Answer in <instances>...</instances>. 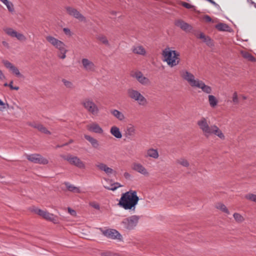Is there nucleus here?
<instances>
[{"mask_svg": "<svg viewBox=\"0 0 256 256\" xmlns=\"http://www.w3.org/2000/svg\"><path fill=\"white\" fill-rule=\"evenodd\" d=\"M138 200L139 198L137 196L136 192L130 190L122 194L118 205L125 210H131L134 208L133 210H134Z\"/></svg>", "mask_w": 256, "mask_h": 256, "instance_id": "f257e3e1", "label": "nucleus"}, {"mask_svg": "<svg viewBox=\"0 0 256 256\" xmlns=\"http://www.w3.org/2000/svg\"><path fill=\"white\" fill-rule=\"evenodd\" d=\"M163 56L164 60L169 66H173L178 64L180 60V54L176 50H170L166 48L163 51Z\"/></svg>", "mask_w": 256, "mask_h": 256, "instance_id": "f03ea898", "label": "nucleus"}, {"mask_svg": "<svg viewBox=\"0 0 256 256\" xmlns=\"http://www.w3.org/2000/svg\"><path fill=\"white\" fill-rule=\"evenodd\" d=\"M139 216L136 215L124 218L120 222V226L125 230H133L137 225Z\"/></svg>", "mask_w": 256, "mask_h": 256, "instance_id": "7ed1b4c3", "label": "nucleus"}, {"mask_svg": "<svg viewBox=\"0 0 256 256\" xmlns=\"http://www.w3.org/2000/svg\"><path fill=\"white\" fill-rule=\"evenodd\" d=\"M49 42L59 50L60 53L58 54V56L60 58L64 59L66 58V54L68 50L66 48V46L63 42L54 37L49 36Z\"/></svg>", "mask_w": 256, "mask_h": 256, "instance_id": "20e7f679", "label": "nucleus"}, {"mask_svg": "<svg viewBox=\"0 0 256 256\" xmlns=\"http://www.w3.org/2000/svg\"><path fill=\"white\" fill-rule=\"evenodd\" d=\"M127 93L130 98L137 102L140 105L144 106L146 104V99L138 91L128 88Z\"/></svg>", "mask_w": 256, "mask_h": 256, "instance_id": "39448f33", "label": "nucleus"}, {"mask_svg": "<svg viewBox=\"0 0 256 256\" xmlns=\"http://www.w3.org/2000/svg\"><path fill=\"white\" fill-rule=\"evenodd\" d=\"M63 159L67 160L70 164L74 165L79 168L84 169L86 168L84 163L76 156L70 154L61 156Z\"/></svg>", "mask_w": 256, "mask_h": 256, "instance_id": "423d86ee", "label": "nucleus"}, {"mask_svg": "<svg viewBox=\"0 0 256 256\" xmlns=\"http://www.w3.org/2000/svg\"><path fill=\"white\" fill-rule=\"evenodd\" d=\"M180 76L192 87H196V84L200 80L198 79H195V77L192 74L186 70H182L180 72Z\"/></svg>", "mask_w": 256, "mask_h": 256, "instance_id": "0eeeda50", "label": "nucleus"}, {"mask_svg": "<svg viewBox=\"0 0 256 256\" xmlns=\"http://www.w3.org/2000/svg\"><path fill=\"white\" fill-rule=\"evenodd\" d=\"M197 124L204 132V136L207 138L208 137V136L212 134V126H208L207 121L204 118H202L200 120H198Z\"/></svg>", "mask_w": 256, "mask_h": 256, "instance_id": "6e6552de", "label": "nucleus"}, {"mask_svg": "<svg viewBox=\"0 0 256 256\" xmlns=\"http://www.w3.org/2000/svg\"><path fill=\"white\" fill-rule=\"evenodd\" d=\"M82 104L84 108L93 115H96L98 114V108L92 100H86Z\"/></svg>", "mask_w": 256, "mask_h": 256, "instance_id": "1a4fd4ad", "label": "nucleus"}, {"mask_svg": "<svg viewBox=\"0 0 256 256\" xmlns=\"http://www.w3.org/2000/svg\"><path fill=\"white\" fill-rule=\"evenodd\" d=\"M68 14L72 16H73L75 18L78 19L81 22L86 21L85 17L82 15L78 11L74 8L70 6H66L65 8Z\"/></svg>", "mask_w": 256, "mask_h": 256, "instance_id": "9d476101", "label": "nucleus"}, {"mask_svg": "<svg viewBox=\"0 0 256 256\" xmlns=\"http://www.w3.org/2000/svg\"><path fill=\"white\" fill-rule=\"evenodd\" d=\"M100 229L102 234L108 238L116 239L121 236L118 232L116 230L108 229L106 230H102V228Z\"/></svg>", "mask_w": 256, "mask_h": 256, "instance_id": "9b49d317", "label": "nucleus"}, {"mask_svg": "<svg viewBox=\"0 0 256 256\" xmlns=\"http://www.w3.org/2000/svg\"><path fill=\"white\" fill-rule=\"evenodd\" d=\"M26 158L28 160L34 163L44 164L47 163V160L44 159L38 154H28L26 155Z\"/></svg>", "mask_w": 256, "mask_h": 256, "instance_id": "f8f14e48", "label": "nucleus"}, {"mask_svg": "<svg viewBox=\"0 0 256 256\" xmlns=\"http://www.w3.org/2000/svg\"><path fill=\"white\" fill-rule=\"evenodd\" d=\"M132 76L135 78L142 85L146 86L150 84L149 79L144 76L141 72H135L134 74H132Z\"/></svg>", "mask_w": 256, "mask_h": 256, "instance_id": "ddd939ff", "label": "nucleus"}, {"mask_svg": "<svg viewBox=\"0 0 256 256\" xmlns=\"http://www.w3.org/2000/svg\"><path fill=\"white\" fill-rule=\"evenodd\" d=\"M175 25L180 27L182 30L185 32L190 31L192 30V26L188 24L186 22L182 20H178L175 22Z\"/></svg>", "mask_w": 256, "mask_h": 256, "instance_id": "4468645a", "label": "nucleus"}, {"mask_svg": "<svg viewBox=\"0 0 256 256\" xmlns=\"http://www.w3.org/2000/svg\"><path fill=\"white\" fill-rule=\"evenodd\" d=\"M82 63L84 68L88 71H93L94 70V64L87 58H82Z\"/></svg>", "mask_w": 256, "mask_h": 256, "instance_id": "2eb2a0df", "label": "nucleus"}, {"mask_svg": "<svg viewBox=\"0 0 256 256\" xmlns=\"http://www.w3.org/2000/svg\"><path fill=\"white\" fill-rule=\"evenodd\" d=\"M96 166L100 170L104 172L108 175L115 172L112 168L108 167L106 164L103 163H99L96 164Z\"/></svg>", "mask_w": 256, "mask_h": 256, "instance_id": "dca6fc26", "label": "nucleus"}, {"mask_svg": "<svg viewBox=\"0 0 256 256\" xmlns=\"http://www.w3.org/2000/svg\"><path fill=\"white\" fill-rule=\"evenodd\" d=\"M132 168L134 170L142 174H143L144 175L148 174L146 170L140 164L134 163L132 165Z\"/></svg>", "mask_w": 256, "mask_h": 256, "instance_id": "f3484780", "label": "nucleus"}, {"mask_svg": "<svg viewBox=\"0 0 256 256\" xmlns=\"http://www.w3.org/2000/svg\"><path fill=\"white\" fill-rule=\"evenodd\" d=\"M196 87L201 88L204 92L206 94H210L212 91L211 87L205 84L202 80H200L199 82L196 84Z\"/></svg>", "mask_w": 256, "mask_h": 256, "instance_id": "a211bd4d", "label": "nucleus"}, {"mask_svg": "<svg viewBox=\"0 0 256 256\" xmlns=\"http://www.w3.org/2000/svg\"><path fill=\"white\" fill-rule=\"evenodd\" d=\"M88 130L97 134H102L103 132L102 129L98 124L96 123L91 124L89 126Z\"/></svg>", "mask_w": 256, "mask_h": 256, "instance_id": "6ab92c4d", "label": "nucleus"}, {"mask_svg": "<svg viewBox=\"0 0 256 256\" xmlns=\"http://www.w3.org/2000/svg\"><path fill=\"white\" fill-rule=\"evenodd\" d=\"M64 184L66 186L68 190L76 193L80 192V190L78 188L75 186L74 185L71 184L70 182H64Z\"/></svg>", "mask_w": 256, "mask_h": 256, "instance_id": "aec40b11", "label": "nucleus"}, {"mask_svg": "<svg viewBox=\"0 0 256 256\" xmlns=\"http://www.w3.org/2000/svg\"><path fill=\"white\" fill-rule=\"evenodd\" d=\"M215 28L219 31L230 32V28L226 24L222 22L218 23L216 25Z\"/></svg>", "mask_w": 256, "mask_h": 256, "instance_id": "412c9836", "label": "nucleus"}, {"mask_svg": "<svg viewBox=\"0 0 256 256\" xmlns=\"http://www.w3.org/2000/svg\"><path fill=\"white\" fill-rule=\"evenodd\" d=\"M84 138L88 141L94 148H98L99 146L98 142L96 138L88 135H84Z\"/></svg>", "mask_w": 256, "mask_h": 256, "instance_id": "4be33fe9", "label": "nucleus"}, {"mask_svg": "<svg viewBox=\"0 0 256 256\" xmlns=\"http://www.w3.org/2000/svg\"><path fill=\"white\" fill-rule=\"evenodd\" d=\"M32 211L34 212V213L42 216L46 220H48V214L45 211H44L42 210L38 209L36 208H33L32 209Z\"/></svg>", "mask_w": 256, "mask_h": 256, "instance_id": "5701e85b", "label": "nucleus"}, {"mask_svg": "<svg viewBox=\"0 0 256 256\" xmlns=\"http://www.w3.org/2000/svg\"><path fill=\"white\" fill-rule=\"evenodd\" d=\"M212 134H214L218 136L220 138L222 139L224 138V136L222 132V131L218 128L215 126H212Z\"/></svg>", "mask_w": 256, "mask_h": 256, "instance_id": "b1692460", "label": "nucleus"}, {"mask_svg": "<svg viewBox=\"0 0 256 256\" xmlns=\"http://www.w3.org/2000/svg\"><path fill=\"white\" fill-rule=\"evenodd\" d=\"M110 132L114 136L118 138H120L122 136L120 129L116 126H114L111 128Z\"/></svg>", "mask_w": 256, "mask_h": 256, "instance_id": "393cba45", "label": "nucleus"}, {"mask_svg": "<svg viewBox=\"0 0 256 256\" xmlns=\"http://www.w3.org/2000/svg\"><path fill=\"white\" fill-rule=\"evenodd\" d=\"M111 114L114 115L116 118L120 120H122L124 118V114L116 110H111Z\"/></svg>", "mask_w": 256, "mask_h": 256, "instance_id": "a878e982", "label": "nucleus"}, {"mask_svg": "<svg viewBox=\"0 0 256 256\" xmlns=\"http://www.w3.org/2000/svg\"><path fill=\"white\" fill-rule=\"evenodd\" d=\"M147 156L154 158H157L158 157V153L157 150L151 148L148 150Z\"/></svg>", "mask_w": 256, "mask_h": 256, "instance_id": "bb28decb", "label": "nucleus"}, {"mask_svg": "<svg viewBox=\"0 0 256 256\" xmlns=\"http://www.w3.org/2000/svg\"><path fill=\"white\" fill-rule=\"evenodd\" d=\"M241 54H242V56L248 60L249 61H250V62H254L255 60V58L254 56H252L250 53H249L248 52H245V51H242L241 52Z\"/></svg>", "mask_w": 256, "mask_h": 256, "instance_id": "cd10ccee", "label": "nucleus"}, {"mask_svg": "<svg viewBox=\"0 0 256 256\" xmlns=\"http://www.w3.org/2000/svg\"><path fill=\"white\" fill-rule=\"evenodd\" d=\"M208 97L210 106L212 108L216 106L218 104V100L216 98L212 95H209Z\"/></svg>", "mask_w": 256, "mask_h": 256, "instance_id": "c85d7f7f", "label": "nucleus"}, {"mask_svg": "<svg viewBox=\"0 0 256 256\" xmlns=\"http://www.w3.org/2000/svg\"><path fill=\"white\" fill-rule=\"evenodd\" d=\"M133 52L135 54L144 55L146 54V50L142 46H138L133 49Z\"/></svg>", "mask_w": 256, "mask_h": 256, "instance_id": "c756f323", "label": "nucleus"}, {"mask_svg": "<svg viewBox=\"0 0 256 256\" xmlns=\"http://www.w3.org/2000/svg\"><path fill=\"white\" fill-rule=\"evenodd\" d=\"M4 32L9 36L14 38L16 31L14 30L12 28H4Z\"/></svg>", "mask_w": 256, "mask_h": 256, "instance_id": "7c9ffc66", "label": "nucleus"}, {"mask_svg": "<svg viewBox=\"0 0 256 256\" xmlns=\"http://www.w3.org/2000/svg\"><path fill=\"white\" fill-rule=\"evenodd\" d=\"M216 208L221 210L222 212H223L227 214H230V212H229L228 209L226 208V206L224 204H223L218 203L216 204Z\"/></svg>", "mask_w": 256, "mask_h": 256, "instance_id": "2f4dec72", "label": "nucleus"}, {"mask_svg": "<svg viewBox=\"0 0 256 256\" xmlns=\"http://www.w3.org/2000/svg\"><path fill=\"white\" fill-rule=\"evenodd\" d=\"M49 221L52 222L54 224H58L60 222V218L56 216L49 214Z\"/></svg>", "mask_w": 256, "mask_h": 256, "instance_id": "473e14b6", "label": "nucleus"}, {"mask_svg": "<svg viewBox=\"0 0 256 256\" xmlns=\"http://www.w3.org/2000/svg\"><path fill=\"white\" fill-rule=\"evenodd\" d=\"M202 40L203 42H205L206 44V45L210 47H212L214 46L213 40L208 36H206Z\"/></svg>", "mask_w": 256, "mask_h": 256, "instance_id": "72a5a7b5", "label": "nucleus"}, {"mask_svg": "<svg viewBox=\"0 0 256 256\" xmlns=\"http://www.w3.org/2000/svg\"><path fill=\"white\" fill-rule=\"evenodd\" d=\"M97 39L100 40L102 44L106 46H109V42L106 38L104 35H99L97 37Z\"/></svg>", "mask_w": 256, "mask_h": 256, "instance_id": "f704fd0d", "label": "nucleus"}, {"mask_svg": "<svg viewBox=\"0 0 256 256\" xmlns=\"http://www.w3.org/2000/svg\"><path fill=\"white\" fill-rule=\"evenodd\" d=\"M32 126L38 128L40 132H42L46 134L48 132V130L44 127L42 124H34L32 125Z\"/></svg>", "mask_w": 256, "mask_h": 256, "instance_id": "c9c22d12", "label": "nucleus"}, {"mask_svg": "<svg viewBox=\"0 0 256 256\" xmlns=\"http://www.w3.org/2000/svg\"><path fill=\"white\" fill-rule=\"evenodd\" d=\"M176 162L177 163L185 167H188L190 165L188 162L183 158L178 160Z\"/></svg>", "mask_w": 256, "mask_h": 256, "instance_id": "e433bc0d", "label": "nucleus"}, {"mask_svg": "<svg viewBox=\"0 0 256 256\" xmlns=\"http://www.w3.org/2000/svg\"><path fill=\"white\" fill-rule=\"evenodd\" d=\"M10 70L16 76L18 77H22V76L20 72L18 69L16 67L14 66Z\"/></svg>", "mask_w": 256, "mask_h": 256, "instance_id": "4c0bfd02", "label": "nucleus"}, {"mask_svg": "<svg viewBox=\"0 0 256 256\" xmlns=\"http://www.w3.org/2000/svg\"><path fill=\"white\" fill-rule=\"evenodd\" d=\"M135 129L134 127L132 126L128 127L126 130V134L129 136H134V134Z\"/></svg>", "mask_w": 256, "mask_h": 256, "instance_id": "58836bf2", "label": "nucleus"}, {"mask_svg": "<svg viewBox=\"0 0 256 256\" xmlns=\"http://www.w3.org/2000/svg\"><path fill=\"white\" fill-rule=\"evenodd\" d=\"M245 198L252 202H256V194H248L245 196Z\"/></svg>", "mask_w": 256, "mask_h": 256, "instance_id": "ea45409f", "label": "nucleus"}, {"mask_svg": "<svg viewBox=\"0 0 256 256\" xmlns=\"http://www.w3.org/2000/svg\"><path fill=\"white\" fill-rule=\"evenodd\" d=\"M14 38H16L18 40L20 41H24L26 40V36L22 34L16 32Z\"/></svg>", "mask_w": 256, "mask_h": 256, "instance_id": "a19ab883", "label": "nucleus"}, {"mask_svg": "<svg viewBox=\"0 0 256 256\" xmlns=\"http://www.w3.org/2000/svg\"><path fill=\"white\" fill-rule=\"evenodd\" d=\"M2 63L4 66L8 68H9L10 70L14 66L11 62L7 60H3Z\"/></svg>", "mask_w": 256, "mask_h": 256, "instance_id": "79ce46f5", "label": "nucleus"}, {"mask_svg": "<svg viewBox=\"0 0 256 256\" xmlns=\"http://www.w3.org/2000/svg\"><path fill=\"white\" fill-rule=\"evenodd\" d=\"M233 216H234V219L237 222H241L244 220L243 217L239 214L234 213Z\"/></svg>", "mask_w": 256, "mask_h": 256, "instance_id": "37998d69", "label": "nucleus"}, {"mask_svg": "<svg viewBox=\"0 0 256 256\" xmlns=\"http://www.w3.org/2000/svg\"><path fill=\"white\" fill-rule=\"evenodd\" d=\"M180 4L182 6H184L188 9L194 8H195V6H194L191 5L190 4L187 3L186 2H181Z\"/></svg>", "mask_w": 256, "mask_h": 256, "instance_id": "c03bdc74", "label": "nucleus"}, {"mask_svg": "<svg viewBox=\"0 0 256 256\" xmlns=\"http://www.w3.org/2000/svg\"><path fill=\"white\" fill-rule=\"evenodd\" d=\"M5 5L6 6L7 8L10 12H12L14 11V4H12V2H8Z\"/></svg>", "mask_w": 256, "mask_h": 256, "instance_id": "a18cd8bd", "label": "nucleus"}, {"mask_svg": "<svg viewBox=\"0 0 256 256\" xmlns=\"http://www.w3.org/2000/svg\"><path fill=\"white\" fill-rule=\"evenodd\" d=\"M62 82H63L64 85L66 87V88H72L73 86V84H72V82H70V81H68L65 79H63L62 80Z\"/></svg>", "mask_w": 256, "mask_h": 256, "instance_id": "49530a36", "label": "nucleus"}, {"mask_svg": "<svg viewBox=\"0 0 256 256\" xmlns=\"http://www.w3.org/2000/svg\"><path fill=\"white\" fill-rule=\"evenodd\" d=\"M194 34L198 38L202 40H203L206 36L203 32H194Z\"/></svg>", "mask_w": 256, "mask_h": 256, "instance_id": "de8ad7c7", "label": "nucleus"}, {"mask_svg": "<svg viewBox=\"0 0 256 256\" xmlns=\"http://www.w3.org/2000/svg\"><path fill=\"white\" fill-rule=\"evenodd\" d=\"M13 82L11 81L9 84L5 83L4 84V86H9L11 90H18L19 89L18 86H12Z\"/></svg>", "mask_w": 256, "mask_h": 256, "instance_id": "09e8293b", "label": "nucleus"}, {"mask_svg": "<svg viewBox=\"0 0 256 256\" xmlns=\"http://www.w3.org/2000/svg\"><path fill=\"white\" fill-rule=\"evenodd\" d=\"M114 184V186L110 188H108V189L114 191L116 190L118 188L122 186L118 182H116Z\"/></svg>", "mask_w": 256, "mask_h": 256, "instance_id": "8fccbe9b", "label": "nucleus"}, {"mask_svg": "<svg viewBox=\"0 0 256 256\" xmlns=\"http://www.w3.org/2000/svg\"><path fill=\"white\" fill-rule=\"evenodd\" d=\"M90 206H92V208L96 209V210H100V205L96 202H92L90 204Z\"/></svg>", "mask_w": 256, "mask_h": 256, "instance_id": "3c124183", "label": "nucleus"}, {"mask_svg": "<svg viewBox=\"0 0 256 256\" xmlns=\"http://www.w3.org/2000/svg\"><path fill=\"white\" fill-rule=\"evenodd\" d=\"M102 256H112V253L110 252H104L101 253Z\"/></svg>", "mask_w": 256, "mask_h": 256, "instance_id": "603ef678", "label": "nucleus"}, {"mask_svg": "<svg viewBox=\"0 0 256 256\" xmlns=\"http://www.w3.org/2000/svg\"><path fill=\"white\" fill-rule=\"evenodd\" d=\"M204 20L206 22H210L212 21V18L208 15H205L204 16Z\"/></svg>", "mask_w": 256, "mask_h": 256, "instance_id": "864d4df0", "label": "nucleus"}, {"mask_svg": "<svg viewBox=\"0 0 256 256\" xmlns=\"http://www.w3.org/2000/svg\"><path fill=\"white\" fill-rule=\"evenodd\" d=\"M232 100L234 103L238 102V96H237V94L236 92H234L233 94Z\"/></svg>", "mask_w": 256, "mask_h": 256, "instance_id": "5fc2aeb1", "label": "nucleus"}, {"mask_svg": "<svg viewBox=\"0 0 256 256\" xmlns=\"http://www.w3.org/2000/svg\"><path fill=\"white\" fill-rule=\"evenodd\" d=\"M68 212L72 215V216H76V212L72 209L71 208H68Z\"/></svg>", "mask_w": 256, "mask_h": 256, "instance_id": "6e6d98bb", "label": "nucleus"}, {"mask_svg": "<svg viewBox=\"0 0 256 256\" xmlns=\"http://www.w3.org/2000/svg\"><path fill=\"white\" fill-rule=\"evenodd\" d=\"M63 30L64 32V34L66 35H70V36L71 35V32L70 30L68 28H64L63 29Z\"/></svg>", "mask_w": 256, "mask_h": 256, "instance_id": "4d7b16f0", "label": "nucleus"}, {"mask_svg": "<svg viewBox=\"0 0 256 256\" xmlns=\"http://www.w3.org/2000/svg\"><path fill=\"white\" fill-rule=\"evenodd\" d=\"M124 177L126 178V179H130L131 176L130 174L128 173V172H125L124 173Z\"/></svg>", "mask_w": 256, "mask_h": 256, "instance_id": "13d9d810", "label": "nucleus"}, {"mask_svg": "<svg viewBox=\"0 0 256 256\" xmlns=\"http://www.w3.org/2000/svg\"><path fill=\"white\" fill-rule=\"evenodd\" d=\"M4 78H5V76L4 75L2 71L0 70V80H2V79H4Z\"/></svg>", "mask_w": 256, "mask_h": 256, "instance_id": "bf43d9fd", "label": "nucleus"}, {"mask_svg": "<svg viewBox=\"0 0 256 256\" xmlns=\"http://www.w3.org/2000/svg\"><path fill=\"white\" fill-rule=\"evenodd\" d=\"M214 6L219 10H221V8L220 7V6L216 3L214 5Z\"/></svg>", "mask_w": 256, "mask_h": 256, "instance_id": "052dcab7", "label": "nucleus"}, {"mask_svg": "<svg viewBox=\"0 0 256 256\" xmlns=\"http://www.w3.org/2000/svg\"><path fill=\"white\" fill-rule=\"evenodd\" d=\"M4 4H6L9 1L8 0H0Z\"/></svg>", "mask_w": 256, "mask_h": 256, "instance_id": "680f3d73", "label": "nucleus"}, {"mask_svg": "<svg viewBox=\"0 0 256 256\" xmlns=\"http://www.w3.org/2000/svg\"><path fill=\"white\" fill-rule=\"evenodd\" d=\"M208 2H210V3H211L212 4H213L214 6L215 4L216 3L215 2H214L213 0H208Z\"/></svg>", "mask_w": 256, "mask_h": 256, "instance_id": "e2e57ef3", "label": "nucleus"}, {"mask_svg": "<svg viewBox=\"0 0 256 256\" xmlns=\"http://www.w3.org/2000/svg\"><path fill=\"white\" fill-rule=\"evenodd\" d=\"M4 102L0 99V106H4Z\"/></svg>", "mask_w": 256, "mask_h": 256, "instance_id": "0e129e2a", "label": "nucleus"}, {"mask_svg": "<svg viewBox=\"0 0 256 256\" xmlns=\"http://www.w3.org/2000/svg\"><path fill=\"white\" fill-rule=\"evenodd\" d=\"M2 44H4V46H7L8 45V44L6 42H2Z\"/></svg>", "mask_w": 256, "mask_h": 256, "instance_id": "69168bd1", "label": "nucleus"}, {"mask_svg": "<svg viewBox=\"0 0 256 256\" xmlns=\"http://www.w3.org/2000/svg\"><path fill=\"white\" fill-rule=\"evenodd\" d=\"M248 0V2H250V0Z\"/></svg>", "mask_w": 256, "mask_h": 256, "instance_id": "338daca9", "label": "nucleus"}, {"mask_svg": "<svg viewBox=\"0 0 256 256\" xmlns=\"http://www.w3.org/2000/svg\"><path fill=\"white\" fill-rule=\"evenodd\" d=\"M248 0V2H250V0Z\"/></svg>", "mask_w": 256, "mask_h": 256, "instance_id": "774afa93", "label": "nucleus"}]
</instances>
